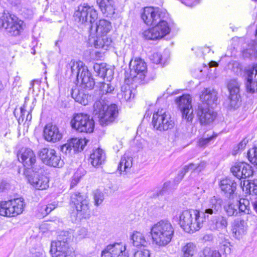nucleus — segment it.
Here are the masks:
<instances>
[{
    "label": "nucleus",
    "mask_w": 257,
    "mask_h": 257,
    "mask_svg": "<svg viewBox=\"0 0 257 257\" xmlns=\"http://www.w3.org/2000/svg\"><path fill=\"white\" fill-rule=\"evenodd\" d=\"M240 184L242 190L246 193L257 195L256 180H254L252 182H249L248 180H244L243 183L241 182Z\"/></svg>",
    "instance_id": "obj_35"
},
{
    "label": "nucleus",
    "mask_w": 257,
    "mask_h": 257,
    "mask_svg": "<svg viewBox=\"0 0 257 257\" xmlns=\"http://www.w3.org/2000/svg\"><path fill=\"white\" fill-rule=\"evenodd\" d=\"M19 160L28 169L33 168L36 162L34 152L30 148H23L18 154Z\"/></svg>",
    "instance_id": "obj_17"
},
{
    "label": "nucleus",
    "mask_w": 257,
    "mask_h": 257,
    "mask_svg": "<svg viewBox=\"0 0 257 257\" xmlns=\"http://www.w3.org/2000/svg\"><path fill=\"white\" fill-rule=\"evenodd\" d=\"M130 75L132 78L143 80L147 72V64L140 58H135L132 60L129 64Z\"/></svg>",
    "instance_id": "obj_12"
},
{
    "label": "nucleus",
    "mask_w": 257,
    "mask_h": 257,
    "mask_svg": "<svg viewBox=\"0 0 257 257\" xmlns=\"http://www.w3.org/2000/svg\"><path fill=\"white\" fill-rule=\"evenodd\" d=\"M239 87L240 84L235 79L231 80L228 84V89L230 93V105L233 108L237 107L239 105Z\"/></svg>",
    "instance_id": "obj_21"
},
{
    "label": "nucleus",
    "mask_w": 257,
    "mask_h": 257,
    "mask_svg": "<svg viewBox=\"0 0 257 257\" xmlns=\"http://www.w3.org/2000/svg\"><path fill=\"white\" fill-rule=\"evenodd\" d=\"M150 59L153 63L156 64L164 65L165 63V61L163 59L162 55L158 52L154 53L151 56Z\"/></svg>",
    "instance_id": "obj_50"
},
{
    "label": "nucleus",
    "mask_w": 257,
    "mask_h": 257,
    "mask_svg": "<svg viewBox=\"0 0 257 257\" xmlns=\"http://www.w3.org/2000/svg\"><path fill=\"white\" fill-rule=\"evenodd\" d=\"M201 124H208L212 122L216 117V113L209 107L199 105L197 113Z\"/></svg>",
    "instance_id": "obj_18"
},
{
    "label": "nucleus",
    "mask_w": 257,
    "mask_h": 257,
    "mask_svg": "<svg viewBox=\"0 0 257 257\" xmlns=\"http://www.w3.org/2000/svg\"><path fill=\"white\" fill-rule=\"evenodd\" d=\"M81 80V84L83 87L91 89L93 88L95 82L93 78L91 77L90 73L87 69V68H82V71L81 72L79 79Z\"/></svg>",
    "instance_id": "obj_28"
},
{
    "label": "nucleus",
    "mask_w": 257,
    "mask_h": 257,
    "mask_svg": "<svg viewBox=\"0 0 257 257\" xmlns=\"http://www.w3.org/2000/svg\"><path fill=\"white\" fill-rule=\"evenodd\" d=\"M93 200L94 205L99 206L101 204L104 199V194L99 190H96L93 192Z\"/></svg>",
    "instance_id": "obj_44"
},
{
    "label": "nucleus",
    "mask_w": 257,
    "mask_h": 257,
    "mask_svg": "<svg viewBox=\"0 0 257 257\" xmlns=\"http://www.w3.org/2000/svg\"><path fill=\"white\" fill-rule=\"evenodd\" d=\"M247 229V223L243 220H235L232 227V232L236 238L239 239L245 234Z\"/></svg>",
    "instance_id": "obj_31"
},
{
    "label": "nucleus",
    "mask_w": 257,
    "mask_h": 257,
    "mask_svg": "<svg viewBox=\"0 0 257 257\" xmlns=\"http://www.w3.org/2000/svg\"><path fill=\"white\" fill-rule=\"evenodd\" d=\"M114 89V87L111 86L110 84L104 82L101 83L99 86L100 93L102 95L112 93Z\"/></svg>",
    "instance_id": "obj_45"
},
{
    "label": "nucleus",
    "mask_w": 257,
    "mask_h": 257,
    "mask_svg": "<svg viewBox=\"0 0 257 257\" xmlns=\"http://www.w3.org/2000/svg\"><path fill=\"white\" fill-rule=\"evenodd\" d=\"M73 98L76 102L83 105H87L91 100V97L82 91H79L77 92H73L72 93Z\"/></svg>",
    "instance_id": "obj_37"
},
{
    "label": "nucleus",
    "mask_w": 257,
    "mask_h": 257,
    "mask_svg": "<svg viewBox=\"0 0 257 257\" xmlns=\"http://www.w3.org/2000/svg\"><path fill=\"white\" fill-rule=\"evenodd\" d=\"M39 155L42 161L47 165L53 167H61L64 164L61 157L54 149L42 148L40 150Z\"/></svg>",
    "instance_id": "obj_9"
},
{
    "label": "nucleus",
    "mask_w": 257,
    "mask_h": 257,
    "mask_svg": "<svg viewBox=\"0 0 257 257\" xmlns=\"http://www.w3.org/2000/svg\"><path fill=\"white\" fill-rule=\"evenodd\" d=\"M109 106L104 99L96 100L93 104V114L99 119Z\"/></svg>",
    "instance_id": "obj_34"
},
{
    "label": "nucleus",
    "mask_w": 257,
    "mask_h": 257,
    "mask_svg": "<svg viewBox=\"0 0 257 257\" xmlns=\"http://www.w3.org/2000/svg\"><path fill=\"white\" fill-rule=\"evenodd\" d=\"M176 102L182 112V118L187 121H191L193 118L191 97L189 94H184L177 97Z\"/></svg>",
    "instance_id": "obj_11"
},
{
    "label": "nucleus",
    "mask_w": 257,
    "mask_h": 257,
    "mask_svg": "<svg viewBox=\"0 0 257 257\" xmlns=\"http://www.w3.org/2000/svg\"><path fill=\"white\" fill-rule=\"evenodd\" d=\"M127 87H128L125 86L124 88L123 87H121V95L122 97H124V98L126 101H128L132 97V91L129 88H127Z\"/></svg>",
    "instance_id": "obj_52"
},
{
    "label": "nucleus",
    "mask_w": 257,
    "mask_h": 257,
    "mask_svg": "<svg viewBox=\"0 0 257 257\" xmlns=\"http://www.w3.org/2000/svg\"><path fill=\"white\" fill-rule=\"evenodd\" d=\"M134 257H150V252L146 249L138 250L135 253Z\"/></svg>",
    "instance_id": "obj_56"
},
{
    "label": "nucleus",
    "mask_w": 257,
    "mask_h": 257,
    "mask_svg": "<svg viewBox=\"0 0 257 257\" xmlns=\"http://www.w3.org/2000/svg\"><path fill=\"white\" fill-rule=\"evenodd\" d=\"M133 245L136 247L146 246L148 244L144 235L137 231H134L131 235Z\"/></svg>",
    "instance_id": "obj_36"
},
{
    "label": "nucleus",
    "mask_w": 257,
    "mask_h": 257,
    "mask_svg": "<svg viewBox=\"0 0 257 257\" xmlns=\"http://www.w3.org/2000/svg\"><path fill=\"white\" fill-rule=\"evenodd\" d=\"M56 208V206L54 204H49L48 206H46L45 208V211L47 214L50 213L53 210H54Z\"/></svg>",
    "instance_id": "obj_61"
},
{
    "label": "nucleus",
    "mask_w": 257,
    "mask_h": 257,
    "mask_svg": "<svg viewBox=\"0 0 257 257\" xmlns=\"http://www.w3.org/2000/svg\"><path fill=\"white\" fill-rule=\"evenodd\" d=\"M227 219L223 216H218L216 219L215 226L217 229H225L227 226Z\"/></svg>",
    "instance_id": "obj_48"
},
{
    "label": "nucleus",
    "mask_w": 257,
    "mask_h": 257,
    "mask_svg": "<svg viewBox=\"0 0 257 257\" xmlns=\"http://www.w3.org/2000/svg\"><path fill=\"white\" fill-rule=\"evenodd\" d=\"M89 43L93 45V46L96 49H102V47H99V45H103V39L102 36H99L98 35L96 38H91L89 39Z\"/></svg>",
    "instance_id": "obj_49"
},
{
    "label": "nucleus",
    "mask_w": 257,
    "mask_h": 257,
    "mask_svg": "<svg viewBox=\"0 0 257 257\" xmlns=\"http://www.w3.org/2000/svg\"><path fill=\"white\" fill-rule=\"evenodd\" d=\"M48 226V224L46 223H43L42 224H41L40 226V229L41 230V231L43 232H45V230H44V229L47 227Z\"/></svg>",
    "instance_id": "obj_64"
},
{
    "label": "nucleus",
    "mask_w": 257,
    "mask_h": 257,
    "mask_svg": "<svg viewBox=\"0 0 257 257\" xmlns=\"http://www.w3.org/2000/svg\"><path fill=\"white\" fill-rule=\"evenodd\" d=\"M247 156L249 161L257 166V147H254L248 150Z\"/></svg>",
    "instance_id": "obj_47"
},
{
    "label": "nucleus",
    "mask_w": 257,
    "mask_h": 257,
    "mask_svg": "<svg viewBox=\"0 0 257 257\" xmlns=\"http://www.w3.org/2000/svg\"><path fill=\"white\" fill-rule=\"evenodd\" d=\"M72 128L81 133H92L94 127V122L92 118L87 114L77 113L74 115L71 121Z\"/></svg>",
    "instance_id": "obj_7"
},
{
    "label": "nucleus",
    "mask_w": 257,
    "mask_h": 257,
    "mask_svg": "<svg viewBox=\"0 0 257 257\" xmlns=\"http://www.w3.org/2000/svg\"><path fill=\"white\" fill-rule=\"evenodd\" d=\"M105 154L102 150L98 149L91 154L90 160L91 164L94 167H98L105 160Z\"/></svg>",
    "instance_id": "obj_33"
},
{
    "label": "nucleus",
    "mask_w": 257,
    "mask_h": 257,
    "mask_svg": "<svg viewBox=\"0 0 257 257\" xmlns=\"http://www.w3.org/2000/svg\"><path fill=\"white\" fill-rule=\"evenodd\" d=\"M87 142L85 139L72 138L61 147V151L66 154H74L81 151Z\"/></svg>",
    "instance_id": "obj_16"
},
{
    "label": "nucleus",
    "mask_w": 257,
    "mask_h": 257,
    "mask_svg": "<svg viewBox=\"0 0 257 257\" xmlns=\"http://www.w3.org/2000/svg\"><path fill=\"white\" fill-rule=\"evenodd\" d=\"M151 234L154 243L164 246L171 241L174 234V228L170 221L162 220L152 226Z\"/></svg>",
    "instance_id": "obj_2"
},
{
    "label": "nucleus",
    "mask_w": 257,
    "mask_h": 257,
    "mask_svg": "<svg viewBox=\"0 0 257 257\" xmlns=\"http://www.w3.org/2000/svg\"><path fill=\"white\" fill-rule=\"evenodd\" d=\"M44 137L49 142L53 143L60 141L62 138V134L58 127L55 125L47 124L44 130Z\"/></svg>",
    "instance_id": "obj_23"
},
{
    "label": "nucleus",
    "mask_w": 257,
    "mask_h": 257,
    "mask_svg": "<svg viewBox=\"0 0 257 257\" xmlns=\"http://www.w3.org/2000/svg\"><path fill=\"white\" fill-rule=\"evenodd\" d=\"M213 138L212 136L205 138H201L198 142V145L201 147H205L207 146L209 142Z\"/></svg>",
    "instance_id": "obj_57"
},
{
    "label": "nucleus",
    "mask_w": 257,
    "mask_h": 257,
    "mask_svg": "<svg viewBox=\"0 0 257 257\" xmlns=\"http://www.w3.org/2000/svg\"><path fill=\"white\" fill-rule=\"evenodd\" d=\"M247 142L248 141L246 139H244L237 145L236 147L234 148L233 154L235 155L237 153V151L243 150L245 148Z\"/></svg>",
    "instance_id": "obj_55"
},
{
    "label": "nucleus",
    "mask_w": 257,
    "mask_h": 257,
    "mask_svg": "<svg viewBox=\"0 0 257 257\" xmlns=\"http://www.w3.org/2000/svg\"><path fill=\"white\" fill-rule=\"evenodd\" d=\"M196 250V246L193 242L187 243L182 248L184 257H193Z\"/></svg>",
    "instance_id": "obj_38"
},
{
    "label": "nucleus",
    "mask_w": 257,
    "mask_h": 257,
    "mask_svg": "<svg viewBox=\"0 0 257 257\" xmlns=\"http://www.w3.org/2000/svg\"><path fill=\"white\" fill-rule=\"evenodd\" d=\"M245 85L248 92L253 93L257 91V65L248 71Z\"/></svg>",
    "instance_id": "obj_27"
},
{
    "label": "nucleus",
    "mask_w": 257,
    "mask_h": 257,
    "mask_svg": "<svg viewBox=\"0 0 257 257\" xmlns=\"http://www.w3.org/2000/svg\"><path fill=\"white\" fill-rule=\"evenodd\" d=\"M40 81L38 79H37V80H33L31 82V84H30V89H33V91H34V84L35 83H36L38 85H40Z\"/></svg>",
    "instance_id": "obj_62"
},
{
    "label": "nucleus",
    "mask_w": 257,
    "mask_h": 257,
    "mask_svg": "<svg viewBox=\"0 0 257 257\" xmlns=\"http://www.w3.org/2000/svg\"><path fill=\"white\" fill-rule=\"evenodd\" d=\"M168 14L159 8L146 7L141 13V18L147 25H156L143 33V37L148 40L160 39L169 34L171 28L167 22Z\"/></svg>",
    "instance_id": "obj_1"
},
{
    "label": "nucleus",
    "mask_w": 257,
    "mask_h": 257,
    "mask_svg": "<svg viewBox=\"0 0 257 257\" xmlns=\"http://www.w3.org/2000/svg\"><path fill=\"white\" fill-rule=\"evenodd\" d=\"M184 167L187 168V171L189 170H197L199 172H200L203 169V165L201 164H195L194 163H190L188 165H186Z\"/></svg>",
    "instance_id": "obj_53"
},
{
    "label": "nucleus",
    "mask_w": 257,
    "mask_h": 257,
    "mask_svg": "<svg viewBox=\"0 0 257 257\" xmlns=\"http://www.w3.org/2000/svg\"><path fill=\"white\" fill-rule=\"evenodd\" d=\"M101 257H128L126 246L122 243L110 244L101 251Z\"/></svg>",
    "instance_id": "obj_13"
},
{
    "label": "nucleus",
    "mask_w": 257,
    "mask_h": 257,
    "mask_svg": "<svg viewBox=\"0 0 257 257\" xmlns=\"http://www.w3.org/2000/svg\"><path fill=\"white\" fill-rule=\"evenodd\" d=\"M118 113L117 105L115 104H110L99 118L100 124L102 126H106L113 122L116 119Z\"/></svg>",
    "instance_id": "obj_19"
},
{
    "label": "nucleus",
    "mask_w": 257,
    "mask_h": 257,
    "mask_svg": "<svg viewBox=\"0 0 257 257\" xmlns=\"http://www.w3.org/2000/svg\"><path fill=\"white\" fill-rule=\"evenodd\" d=\"M93 69L98 76L106 79L107 81H110L113 79V71L105 63L94 64Z\"/></svg>",
    "instance_id": "obj_24"
},
{
    "label": "nucleus",
    "mask_w": 257,
    "mask_h": 257,
    "mask_svg": "<svg viewBox=\"0 0 257 257\" xmlns=\"http://www.w3.org/2000/svg\"><path fill=\"white\" fill-rule=\"evenodd\" d=\"M84 68L86 67L83 65L82 62L72 60L66 65V73L71 77H75L79 79V76L82 71V68Z\"/></svg>",
    "instance_id": "obj_26"
},
{
    "label": "nucleus",
    "mask_w": 257,
    "mask_h": 257,
    "mask_svg": "<svg viewBox=\"0 0 257 257\" xmlns=\"http://www.w3.org/2000/svg\"><path fill=\"white\" fill-rule=\"evenodd\" d=\"M230 246V243L225 240L222 242V244H221L220 249L221 251H223L225 254H228L231 251Z\"/></svg>",
    "instance_id": "obj_54"
},
{
    "label": "nucleus",
    "mask_w": 257,
    "mask_h": 257,
    "mask_svg": "<svg viewBox=\"0 0 257 257\" xmlns=\"http://www.w3.org/2000/svg\"><path fill=\"white\" fill-rule=\"evenodd\" d=\"M217 94L216 91L213 89H204L200 95V99L202 104L199 105L212 107L213 105L216 103L217 100Z\"/></svg>",
    "instance_id": "obj_22"
},
{
    "label": "nucleus",
    "mask_w": 257,
    "mask_h": 257,
    "mask_svg": "<svg viewBox=\"0 0 257 257\" xmlns=\"http://www.w3.org/2000/svg\"><path fill=\"white\" fill-rule=\"evenodd\" d=\"M4 28L12 36L20 35L23 30V21L14 15L5 14Z\"/></svg>",
    "instance_id": "obj_10"
},
{
    "label": "nucleus",
    "mask_w": 257,
    "mask_h": 257,
    "mask_svg": "<svg viewBox=\"0 0 257 257\" xmlns=\"http://www.w3.org/2000/svg\"><path fill=\"white\" fill-rule=\"evenodd\" d=\"M236 204L238 206V213L244 212L249 213V201L244 199H241L239 201H236Z\"/></svg>",
    "instance_id": "obj_40"
},
{
    "label": "nucleus",
    "mask_w": 257,
    "mask_h": 257,
    "mask_svg": "<svg viewBox=\"0 0 257 257\" xmlns=\"http://www.w3.org/2000/svg\"><path fill=\"white\" fill-rule=\"evenodd\" d=\"M97 4L106 17H111L115 14V6L114 0H97Z\"/></svg>",
    "instance_id": "obj_25"
},
{
    "label": "nucleus",
    "mask_w": 257,
    "mask_h": 257,
    "mask_svg": "<svg viewBox=\"0 0 257 257\" xmlns=\"http://www.w3.org/2000/svg\"><path fill=\"white\" fill-rule=\"evenodd\" d=\"M25 206L24 200L18 198L0 202V215L4 216H16L21 214Z\"/></svg>",
    "instance_id": "obj_6"
},
{
    "label": "nucleus",
    "mask_w": 257,
    "mask_h": 257,
    "mask_svg": "<svg viewBox=\"0 0 257 257\" xmlns=\"http://www.w3.org/2000/svg\"><path fill=\"white\" fill-rule=\"evenodd\" d=\"M32 109L33 107L31 106L30 110L28 111V114H27L26 117V120L30 121L31 120L32 117L31 114V112L32 111Z\"/></svg>",
    "instance_id": "obj_63"
},
{
    "label": "nucleus",
    "mask_w": 257,
    "mask_h": 257,
    "mask_svg": "<svg viewBox=\"0 0 257 257\" xmlns=\"http://www.w3.org/2000/svg\"><path fill=\"white\" fill-rule=\"evenodd\" d=\"M152 123L154 127L160 132L172 130L175 126L174 120L170 113L162 108L154 112Z\"/></svg>",
    "instance_id": "obj_5"
},
{
    "label": "nucleus",
    "mask_w": 257,
    "mask_h": 257,
    "mask_svg": "<svg viewBox=\"0 0 257 257\" xmlns=\"http://www.w3.org/2000/svg\"><path fill=\"white\" fill-rule=\"evenodd\" d=\"M85 171L82 168H79L73 176L71 183V188L74 187L79 181L80 178L84 175Z\"/></svg>",
    "instance_id": "obj_42"
},
{
    "label": "nucleus",
    "mask_w": 257,
    "mask_h": 257,
    "mask_svg": "<svg viewBox=\"0 0 257 257\" xmlns=\"http://www.w3.org/2000/svg\"><path fill=\"white\" fill-rule=\"evenodd\" d=\"M246 163L244 162H237L231 168V171L233 175L238 179L239 178L241 173H242V168L245 166Z\"/></svg>",
    "instance_id": "obj_41"
},
{
    "label": "nucleus",
    "mask_w": 257,
    "mask_h": 257,
    "mask_svg": "<svg viewBox=\"0 0 257 257\" xmlns=\"http://www.w3.org/2000/svg\"><path fill=\"white\" fill-rule=\"evenodd\" d=\"M27 107V102H25V104L23 105V107L21 108V116L23 119H24L25 117V113L27 112L25 108Z\"/></svg>",
    "instance_id": "obj_60"
},
{
    "label": "nucleus",
    "mask_w": 257,
    "mask_h": 257,
    "mask_svg": "<svg viewBox=\"0 0 257 257\" xmlns=\"http://www.w3.org/2000/svg\"><path fill=\"white\" fill-rule=\"evenodd\" d=\"M71 203L75 207L73 213L76 220H81L89 217L90 214V204L88 197L79 192H74L71 196Z\"/></svg>",
    "instance_id": "obj_4"
},
{
    "label": "nucleus",
    "mask_w": 257,
    "mask_h": 257,
    "mask_svg": "<svg viewBox=\"0 0 257 257\" xmlns=\"http://www.w3.org/2000/svg\"><path fill=\"white\" fill-rule=\"evenodd\" d=\"M24 174L28 176V180L32 186L38 190H45L49 187V179L43 175L34 174V175H28L27 171L24 172Z\"/></svg>",
    "instance_id": "obj_20"
},
{
    "label": "nucleus",
    "mask_w": 257,
    "mask_h": 257,
    "mask_svg": "<svg viewBox=\"0 0 257 257\" xmlns=\"http://www.w3.org/2000/svg\"><path fill=\"white\" fill-rule=\"evenodd\" d=\"M200 257H221V254L217 250H211L209 247L205 248L200 253Z\"/></svg>",
    "instance_id": "obj_43"
},
{
    "label": "nucleus",
    "mask_w": 257,
    "mask_h": 257,
    "mask_svg": "<svg viewBox=\"0 0 257 257\" xmlns=\"http://www.w3.org/2000/svg\"><path fill=\"white\" fill-rule=\"evenodd\" d=\"M204 222V217L196 210H184L179 216V223L180 226L189 233L199 230Z\"/></svg>",
    "instance_id": "obj_3"
},
{
    "label": "nucleus",
    "mask_w": 257,
    "mask_h": 257,
    "mask_svg": "<svg viewBox=\"0 0 257 257\" xmlns=\"http://www.w3.org/2000/svg\"><path fill=\"white\" fill-rule=\"evenodd\" d=\"M222 202V200L218 197H211L202 204L201 215L205 219V214L212 215L217 213L221 208Z\"/></svg>",
    "instance_id": "obj_14"
},
{
    "label": "nucleus",
    "mask_w": 257,
    "mask_h": 257,
    "mask_svg": "<svg viewBox=\"0 0 257 257\" xmlns=\"http://www.w3.org/2000/svg\"><path fill=\"white\" fill-rule=\"evenodd\" d=\"M86 229L85 228H82L79 229L78 231V234L79 236V238H83L86 235Z\"/></svg>",
    "instance_id": "obj_59"
},
{
    "label": "nucleus",
    "mask_w": 257,
    "mask_h": 257,
    "mask_svg": "<svg viewBox=\"0 0 257 257\" xmlns=\"http://www.w3.org/2000/svg\"><path fill=\"white\" fill-rule=\"evenodd\" d=\"M103 39V45H99V47H102V49L104 50H107L109 47L112 45V41L110 38H108L106 35L102 36Z\"/></svg>",
    "instance_id": "obj_51"
},
{
    "label": "nucleus",
    "mask_w": 257,
    "mask_h": 257,
    "mask_svg": "<svg viewBox=\"0 0 257 257\" xmlns=\"http://www.w3.org/2000/svg\"><path fill=\"white\" fill-rule=\"evenodd\" d=\"M187 168L183 167L181 170L179 172L177 176L175 178L177 182H180L184 177L185 174L187 172Z\"/></svg>",
    "instance_id": "obj_58"
},
{
    "label": "nucleus",
    "mask_w": 257,
    "mask_h": 257,
    "mask_svg": "<svg viewBox=\"0 0 257 257\" xmlns=\"http://www.w3.org/2000/svg\"><path fill=\"white\" fill-rule=\"evenodd\" d=\"M112 26L111 23L105 19L100 20L97 22L95 26L94 31L97 35H105L111 29Z\"/></svg>",
    "instance_id": "obj_29"
},
{
    "label": "nucleus",
    "mask_w": 257,
    "mask_h": 257,
    "mask_svg": "<svg viewBox=\"0 0 257 257\" xmlns=\"http://www.w3.org/2000/svg\"><path fill=\"white\" fill-rule=\"evenodd\" d=\"M220 187L227 195H230L234 193L236 189V183L231 179L225 178L221 180Z\"/></svg>",
    "instance_id": "obj_30"
},
{
    "label": "nucleus",
    "mask_w": 257,
    "mask_h": 257,
    "mask_svg": "<svg viewBox=\"0 0 257 257\" xmlns=\"http://www.w3.org/2000/svg\"><path fill=\"white\" fill-rule=\"evenodd\" d=\"M133 165V158L125 154L121 158L118 165L117 170L121 174L122 172L127 173L130 171Z\"/></svg>",
    "instance_id": "obj_32"
},
{
    "label": "nucleus",
    "mask_w": 257,
    "mask_h": 257,
    "mask_svg": "<svg viewBox=\"0 0 257 257\" xmlns=\"http://www.w3.org/2000/svg\"><path fill=\"white\" fill-rule=\"evenodd\" d=\"M224 210L229 216H236L238 213V206L236 202H230L224 206Z\"/></svg>",
    "instance_id": "obj_39"
},
{
    "label": "nucleus",
    "mask_w": 257,
    "mask_h": 257,
    "mask_svg": "<svg viewBox=\"0 0 257 257\" xmlns=\"http://www.w3.org/2000/svg\"><path fill=\"white\" fill-rule=\"evenodd\" d=\"M66 240L53 241L51 244L50 252L52 257H71L69 250Z\"/></svg>",
    "instance_id": "obj_15"
},
{
    "label": "nucleus",
    "mask_w": 257,
    "mask_h": 257,
    "mask_svg": "<svg viewBox=\"0 0 257 257\" xmlns=\"http://www.w3.org/2000/svg\"><path fill=\"white\" fill-rule=\"evenodd\" d=\"M97 11L92 7L86 4L78 6L74 14L75 20L82 24H92L97 19Z\"/></svg>",
    "instance_id": "obj_8"
},
{
    "label": "nucleus",
    "mask_w": 257,
    "mask_h": 257,
    "mask_svg": "<svg viewBox=\"0 0 257 257\" xmlns=\"http://www.w3.org/2000/svg\"><path fill=\"white\" fill-rule=\"evenodd\" d=\"M241 171L242 173H241V175L239 178V179H245L250 177L253 174L251 167L247 163L245 164V166L242 167Z\"/></svg>",
    "instance_id": "obj_46"
}]
</instances>
